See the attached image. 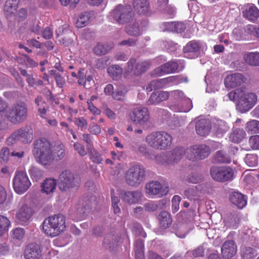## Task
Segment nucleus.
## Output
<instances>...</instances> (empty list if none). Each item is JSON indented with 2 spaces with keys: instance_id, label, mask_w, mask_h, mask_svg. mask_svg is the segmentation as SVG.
Instances as JSON below:
<instances>
[{
  "instance_id": "1",
  "label": "nucleus",
  "mask_w": 259,
  "mask_h": 259,
  "mask_svg": "<svg viewBox=\"0 0 259 259\" xmlns=\"http://www.w3.org/2000/svg\"><path fill=\"white\" fill-rule=\"evenodd\" d=\"M33 145V155L38 158V161L41 164H49L54 160H60L65 157V149L62 144L52 148L47 139L40 138L34 141Z\"/></svg>"
},
{
  "instance_id": "2",
  "label": "nucleus",
  "mask_w": 259,
  "mask_h": 259,
  "mask_svg": "<svg viewBox=\"0 0 259 259\" xmlns=\"http://www.w3.org/2000/svg\"><path fill=\"white\" fill-rule=\"evenodd\" d=\"M146 179V169L143 165L139 163L131 165L125 172V182L130 187L137 188L143 184Z\"/></svg>"
},
{
  "instance_id": "3",
  "label": "nucleus",
  "mask_w": 259,
  "mask_h": 259,
  "mask_svg": "<svg viewBox=\"0 0 259 259\" xmlns=\"http://www.w3.org/2000/svg\"><path fill=\"white\" fill-rule=\"evenodd\" d=\"M65 228V219L62 214L51 216L44 220L42 230L45 234L55 237L63 232Z\"/></svg>"
},
{
  "instance_id": "4",
  "label": "nucleus",
  "mask_w": 259,
  "mask_h": 259,
  "mask_svg": "<svg viewBox=\"0 0 259 259\" xmlns=\"http://www.w3.org/2000/svg\"><path fill=\"white\" fill-rule=\"evenodd\" d=\"M58 181L59 189L66 193L77 190L81 184L80 177L69 169L64 170L60 173Z\"/></svg>"
},
{
  "instance_id": "5",
  "label": "nucleus",
  "mask_w": 259,
  "mask_h": 259,
  "mask_svg": "<svg viewBox=\"0 0 259 259\" xmlns=\"http://www.w3.org/2000/svg\"><path fill=\"white\" fill-rule=\"evenodd\" d=\"M171 136L163 131L153 132L146 137L148 145L157 150H165L170 147L171 144Z\"/></svg>"
},
{
  "instance_id": "6",
  "label": "nucleus",
  "mask_w": 259,
  "mask_h": 259,
  "mask_svg": "<svg viewBox=\"0 0 259 259\" xmlns=\"http://www.w3.org/2000/svg\"><path fill=\"white\" fill-rule=\"evenodd\" d=\"M27 106L23 102L14 103L7 111L8 120L14 124L22 123L27 118Z\"/></svg>"
},
{
  "instance_id": "7",
  "label": "nucleus",
  "mask_w": 259,
  "mask_h": 259,
  "mask_svg": "<svg viewBox=\"0 0 259 259\" xmlns=\"http://www.w3.org/2000/svg\"><path fill=\"white\" fill-rule=\"evenodd\" d=\"M111 20L120 24L131 21L134 17V12L130 6L119 4L116 6L109 14Z\"/></svg>"
},
{
  "instance_id": "8",
  "label": "nucleus",
  "mask_w": 259,
  "mask_h": 259,
  "mask_svg": "<svg viewBox=\"0 0 259 259\" xmlns=\"http://www.w3.org/2000/svg\"><path fill=\"white\" fill-rule=\"evenodd\" d=\"M240 94V99L236 104V108L239 112L243 113L254 106L257 101V96L243 88Z\"/></svg>"
},
{
  "instance_id": "9",
  "label": "nucleus",
  "mask_w": 259,
  "mask_h": 259,
  "mask_svg": "<svg viewBox=\"0 0 259 259\" xmlns=\"http://www.w3.org/2000/svg\"><path fill=\"white\" fill-rule=\"evenodd\" d=\"M31 184L26 174L23 170L16 171L13 180V187L15 192L22 194L27 191Z\"/></svg>"
},
{
  "instance_id": "10",
  "label": "nucleus",
  "mask_w": 259,
  "mask_h": 259,
  "mask_svg": "<svg viewBox=\"0 0 259 259\" xmlns=\"http://www.w3.org/2000/svg\"><path fill=\"white\" fill-rule=\"evenodd\" d=\"M212 179L220 182L231 181L234 178V170L230 166H212L210 168Z\"/></svg>"
},
{
  "instance_id": "11",
  "label": "nucleus",
  "mask_w": 259,
  "mask_h": 259,
  "mask_svg": "<svg viewBox=\"0 0 259 259\" xmlns=\"http://www.w3.org/2000/svg\"><path fill=\"white\" fill-rule=\"evenodd\" d=\"M210 153L209 146L204 145H195L190 146L186 150V157L192 161L204 159Z\"/></svg>"
},
{
  "instance_id": "12",
  "label": "nucleus",
  "mask_w": 259,
  "mask_h": 259,
  "mask_svg": "<svg viewBox=\"0 0 259 259\" xmlns=\"http://www.w3.org/2000/svg\"><path fill=\"white\" fill-rule=\"evenodd\" d=\"M33 140V130L29 127L21 128L13 133L7 139L8 145L13 144L16 141L30 143Z\"/></svg>"
},
{
  "instance_id": "13",
  "label": "nucleus",
  "mask_w": 259,
  "mask_h": 259,
  "mask_svg": "<svg viewBox=\"0 0 259 259\" xmlns=\"http://www.w3.org/2000/svg\"><path fill=\"white\" fill-rule=\"evenodd\" d=\"M131 119L136 125L144 127L149 119L148 109L142 107L135 108L131 113Z\"/></svg>"
},
{
  "instance_id": "14",
  "label": "nucleus",
  "mask_w": 259,
  "mask_h": 259,
  "mask_svg": "<svg viewBox=\"0 0 259 259\" xmlns=\"http://www.w3.org/2000/svg\"><path fill=\"white\" fill-rule=\"evenodd\" d=\"M148 25V22L147 19L138 20L127 25L125 30L129 35L138 36L142 33L143 31Z\"/></svg>"
},
{
  "instance_id": "15",
  "label": "nucleus",
  "mask_w": 259,
  "mask_h": 259,
  "mask_svg": "<svg viewBox=\"0 0 259 259\" xmlns=\"http://www.w3.org/2000/svg\"><path fill=\"white\" fill-rule=\"evenodd\" d=\"M182 62V60L169 61L155 69V73L160 76L164 74L175 73L178 69L179 64Z\"/></svg>"
},
{
  "instance_id": "16",
  "label": "nucleus",
  "mask_w": 259,
  "mask_h": 259,
  "mask_svg": "<svg viewBox=\"0 0 259 259\" xmlns=\"http://www.w3.org/2000/svg\"><path fill=\"white\" fill-rule=\"evenodd\" d=\"M237 247L235 241L228 240L224 242L221 248L222 257L224 259H230L235 255Z\"/></svg>"
},
{
  "instance_id": "17",
  "label": "nucleus",
  "mask_w": 259,
  "mask_h": 259,
  "mask_svg": "<svg viewBox=\"0 0 259 259\" xmlns=\"http://www.w3.org/2000/svg\"><path fill=\"white\" fill-rule=\"evenodd\" d=\"M164 193L161 184L157 181H151L145 185V193L149 197L162 196Z\"/></svg>"
},
{
  "instance_id": "18",
  "label": "nucleus",
  "mask_w": 259,
  "mask_h": 259,
  "mask_svg": "<svg viewBox=\"0 0 259 259\" xmlns=\"http://www.w3.org/2000/svg\"><path fill=\"white\" fill-rule=\"evenodd\" d=\"M34 213L33 209L27 204L22 205L18 210L16 218L21 224L27 223Z\"/></svg>"
},
{
  "instance_id": "19",
  "label": "nucleus",
  "mask_w": 259,
  "mask_h": 259,
  "mask_svg": "<svg viewBox=\"0 0 259 259\" xmlns=\"http://www.w3.org/2000/svg\"><path fill=\"white\" fill-rule=\"evenodd\" d=\"M245 80L242 74L236 73L228 75L225 79L224 83L226 88L231 89L241 85Z\"/></svg>"
},
{
  "instance_id": "20",
  "label": "nucleus",
  "mask_w": 259,
  "mask_h": 259,
  "mask_svg": "<svg viewBox=\"0 0 259 259\" xmlns=\"http://www.w3.org/2000/svg\"><path fill=\"white\" fill-rule=\"evenodd\" d=\"M200 46L198 42L192 40L188 42L183 48V52L189 58H195L200 53Z\"/></svg>"
},
{
  "instance_id": "21",
  "label": "nucleus",
  "mask_w": 259,
  "mask_h": 259,
  "mask_svg": "<svg viewBox=\"0 0 259 259\" xmlns=\"http://www.w3.org/2000/svg\"><path fill=\"white\" fill-rule=\"evenodd\" d=\"M142 197V193L139 190L124 191L121 194L122 200L129 204L139 202Z\"/></svg>"
},
{
  "instance_id": "22",
  "label": "nucleus",
  "mask_w": 259,
  "mask_h": 259,
  "mask_svg": "<svg viewBox=\"0 0 259 259\" xmlns=\"http://www.w3.org/2000/svg\"><path fill=\"white\" fill-rule=\"evenodd\" d=\"M192 101L188 98H184L177 104H171L169 107L174 112H187L192 108Z\"/></svg>"
},
{
  "instance_id": "23",
  "label": "nucleus",
  "mask_w": 259,
  "mask_h": 259,
  "mask_svg": "<svg viewBox=\"0 0 259 259\" xmlns=\"http://www.w3.org/2000/svg\"><path fill=\"white\" fill-rule=\"evenodd\" d=\"M41 256V250L39 245L31 243L26 248L24 251L25 259H39Z\"/></svg>"
},
{
  "instance_id": "24",
  "label": "nucleus",
  "mask_w": 259,
  "mask_h": 259,
  "mask_svg": "<svg viewBox=\"0 0 259 259\" xmlns=\"http://www.w3.org/2000/svg\"><path fill=\"white\" fill-rule=\"evenodd\" d=\"M185 154L186 155V150L182 147H177L172 152H168L167 154L166 162L168 164H172L177 162Z\"/></svg>"
},
{
  "instance_id": "25",
  "label": "nucleus",
  "mask_w": 259,
  "mask_h": 259,
  "mask_svg": "<svg viewBox=\"0 0 259 259\" xmlns=\"http://www.w3.org/2000/svg\"><path fill=\"white\" fill-rule=\"evenodd\" d=\"M169 96V94L167 92H154L152 93L147 103L148 105L157 104L162 101L166 100Z\"/></svg>"
},
{
  "instance_id": "26",
  "label": "nucleus",
  "mask_w": 259,
  "mask_h": 259,
  "mask_svg": "<svg viewBox=\"0 0 259 259\" xmlns=\"http://www.w3.org/2000/svg\"><path fill=\"white\" fill-rule=\"evenodd\" d=\"M243 15L248 20L254 22L259 17V10L254 5H249L243 11Z\"/></svg>"
},
{
  "instance_id": "27",
  "label": "nucleus",
  "mask_w": 259,
  "mask_h": 259,
  "mask_svg": "<svg viewBox=\"0 0 259 259\" xmlns=\"http://www.w3.org/2000/svg\"><path fill=\"white\" fill-rule=\"evenodd\" d=\"M91 209V202L89 200L79 199L75 205L76 214L82 218L84 215Z\"/></svg>"
},
{
  "instance_id": "28",
  "label": "nucleus",
  "mask_w": 259,
  "mask_h": 259,
  "mask_svg": "<svg viewBox=\"0 0 259 259\" xmlns=\"http://www.w3.org/2000/svg\"><path fill=\"white\" fill-rule=\"evenodd\" d=\"M210 130L209 122L206 119H200L196 124V131L201 136H206Z\"/></svg>"
},
{
  "instance_id": "29",
  "label": "nucleus",
  "mask_w": 259,
  "mask_h": 259,
  "mask_svg": "<svg viewBox=\"0 0 259 259\" xmlns=\"http://www.w3.org/2000/svg\"><path fill=\"white\" fill-rule=\"evenodd\" d=\"M230 200L233 204L236 205L239 208L244 207L247 203L245 196L237 192H233L230 195Z\"/></svg>"
},
{
  "instance_id": "30",
  "label": "nucleus",
  "mask_w": 259,
  "mask_h": 259,
  "mask_svg": "<svg viewBox=\"0 0 259 259\" xmlns=\"http://www.w3.org/2000/svg\"><path fill=\"white\" fill-rule=\"evenodd\" d=\"M133 7L140 14L147 15L149 11L148 0H134Z\"/></svg>"
},
{
  "instance_id": "31",
  "label": "nucleus",
  "mask_w": 259,
  "mask_h": 259,
  "mask_svg": "<svg viewBox=\"0 0 259 259\" xmlns=\"http://www.w3.org/2000/svg\"><path fill=\"white\" fill-rule=\"evenodd\" d=\"M243 59L245 62L252 66H259V52H252L244 54Z\"/></svg>"
},
{
  "instance_id": "32",
  "label": "nucleus",
  "mask_w": 259,
  "mask_h": 259,
  "mask_svg": "<svg viewBox=\"0 0 259 259\" xmlns=\"http://www.w3.org/2000/svg\"><path fill=\"white\" fill-rule=\"evenodd\" d=\"M56 185V180L51 178L46 179L41 183V191L47 194H50L55 191Z\"/></svg>"
},
{
  "instance_id": "33",
  "label": "nucleus",
  "mask_w": 259,
  "mask_h": 259,
  "mask_svg": "<svg viewBox=\"0 0 259 259\" xmlns=\"http://www.w3.org/2000/svg\"><path fill=\"white\" fill-rule=\"evenodd\" d=\"M160 226L163 229L169 227L171 224V218L169 213L166 211H162L158 217Z\"/></svg>"
},
{
  "instance_id": "34",
  "label": "nucleus",
  "mask_w": 259,
  "mask_h": 259,
  "mask_svg": "<svg viewBox=\"0 0 259 259\" xmlns=\"http://www.w3.org/2000/svg\"><path fill=\"white\" fill-rule=\"evenodd\" d=\"M113 47L112 44L98 42L94 48V52L99 56L104 55L108 53Z\"/></svg>"
},
{
  "instance_id": "35",
  "label": "nucleus",
  "mask_w": 259,
  "mask_h": 259,
  "mask_svg": "<svg viewBox=\"0 0 259 259\" xmlns=\"http://www.w3.org/2000/svg\"><path fill=\"white\" fill-rule=\"evenodd\" d=\"M19 0H7L4 7V11L7 17L15 14L18 6Z\"/></svg>"
},
{
  "instance_id": "36",
  "label": "nucleus",
  "mask_w": 259,
  "mask_h": 259,
  "mask_svg": "<svg viewBox=\"0 0 259 259\" xmlns=\"http://www.w3.org/2000/svg\"><path fill=\"white\" fill-rule=\"evenodd\" d=\"M107 72L113 79L117 80L121 77L123 70L119 66L114 65L109 67L107 69Z\"/></svg>"
},
{
  "instance_id": "37",
  "label": "nucleus",
  "mask_w": 259,
  "mask_h": 259,
  "mask_svg": "<svg viewBox=\"0 0 259 259\" xmlns=\"http://www.w3.org/2000/svg\"><path fill=\"white\" fill-rule=\"evenodd\" d=\"M127 90L123 85H118L112 93V98L115 100L123 101L125 99Z\"/></svg>"
},
{
  "instance_id": "38",
  "label": "nucleus",
  "mask_w": 259,
  "mask_h": 259,
  "mask_svg": "<svg viewBox=\"0 0 259 259\" xmlns=\"http://www.w3.org/2000/svg\"><path fill=\"white\" fill-rule=\"evenodd\" d=\"M214 129L218 136H221L228 131L229 127L227 123L222 120H217L214 123Z\"/></svg>"
},
{
  "instance_id": "39",
  "label": "nucleus",
  "mask_w": 259,
  "mask_h": 259,
  "mask_svg": "<svg viewBox=\"0 0 259 259\" xmlns=\"http://www.w3.org/2000/svg\"><path fill=\"white\" fill-rule=\"evenodd\" d=\"M256 254V250L252 247L242 246L241 248V256L243 259H253Z\"/></svg>"
},
{
  "instance_id": "40",
  "label": "nucleus",
  "mask_w": 259,
  "mask_h": 259,
  "mask_svg": "<svg viewBox=\"0 0 259 259\" xmlns=\"http://www.w3.org/2000/svg\"><path fill=\"white\" fill-rule=\"evenodd\" d=\"M118 237L113 234L107 235L104 239L103 245L107 249H111L116 245L118 242Z\"/></svg>"
},
{
  "instance_id": "41",
  "label": "nucleus",
  "mask_w": 259,
  "mask_h": 259,
  "mask_svg": "<svg viewBox=\"0 0 259 259\" xmlns=\"http://www.w3.org/2000/svg\"><path fill=\"white\" fill-rule=\"evenodd\" d=\"M213 162L216 163H230L231 159L228 155L223 151H217L213 158Z\"/></svg>"
},
{
  "instance_id": "42",
  "label": "nucleus",
  "mask_w": 259,
  "mask_h": 259,
  "mask_svg": "<svg viewBox=\"0 0 259 259\" xmlns=\"http://www.w3.org/2000/svg\"><path fill=\"white\" fill-rule=\"evenodd\" d=\"M90 15L89 12H84L79 15L75 22L78 28H82L88 25L90 21Z\"/></svg>"
},
{
  "instance_id": "43",
  "label": "nucleus",
  "mask_w": 259,
  "mask_h": 259,
  "mask_svg": "<svg viewBox=\"0 0 259 259\" xmlns=\"http://www.w3.org/2000/svg\"><path fill=\"white\" fill-rule=\"evenodd\" d=\"M165 85V80L164 78L153 80L148 83L146 87V90L148 92H151L153 90L162 88Z\"/></svg>"
},
{
  "instance_id": "44",
  "label": "nucleus",
  "mask_w": 259,
  "mask_h": 259,
  "mask_svg": "<svg viewBox=\"0 0 259 259\" xmlns=\"http://www.w3.org/2000/svg\"><path fill=\"white\" fill-rule=\"evenodd\" d=\"M246 134L243 129L236 128L230 135V139L235 143H239L245 137Z\"/></svg>"
},
{
  "instance_id": "45",
  "label": "nucleus",
  "mask_w": 259,
  "mask_h": 259,
  "mask_svg": "<svg viewBox=\"0 0 259 259\" xmlns=\"http://www.w3.org/2000/svg\"><path fill=\"white\" fill-rule=\"evenodd\" d=\"M11 225V222L8 218L0 215V236L8 231Z\"/></svg>"
},
{
  "instance_id": "46",
  "label": "nucleus",
  "mask_w": 259,
  "mask_h": 259,
  "mask_svg": "<svg viewBox=\"0 0 259 259\" xmlns=\"http://www.w3.org/2000/svg\"><path fill=\"white\" fill-rule=\"evenodd\" d=\"M238 221V217L235 213L228 214L225 219V224L229 227H235Z\"/></svg>"
},
{
  "instance_id": "47",
  "label": "nucleus",
  "mask_w": 259,
  "mask_h": 259,
  "mask_svg": "<svg viewBox=\"0 0 259 259\" xmlns=\"http://www.w3.org/2000/svg\"><path fill=\"white\" fill-rule=\"evenodd\" d=\"M245 130L251 133H257L259 132V121L251 120L246 123Z\"/></svg>"
},
{
  "instance_id": "48",
  "label": "nucleus",
  "mask_w": 259,
  "mask_h": 259,
  "mask_svg": "<svg viewBox=\"0 0 259 259\" xmlns=\"http://www.w3.org/2000/svg\"><path fill=\"white\" fill-rule=\"evenodd\" d=\"M150 65V63L147 61L138 62L136 65L135 74L139 75L145 72L149 68Z\"/></svg>"
},
{
  "instance_id": "49",
  "label": "nucleus",
  "mask_w": 259,
  "mask_h": 259,
  "mask_svg": "<svg viewBox=\"0 0 259 259\" xmlns=\"http://www.w3.org/2000/svg\"><path fill=\"white\" fill-rule=\"evenodd\" d=\"M184 194L189 199H193L195 197L199 196L200 194L197 189V185L188 188L185 191Z\"/></svg>"
},
{
  "instance_id": "50",
  "label": "nucleus",
  "mask_w": 259,
  "mask_h": 259,
  "mask_svg": "<svg viewBox=\"0 0 259 259\" xmlns=\"http://www.w3.org/2000/svg\"><path fill=\"white\" fill-rule=\"evenodd\" d=\"M25 231L21 228H16L12 230V236L13 239L21 240L24 237Z\"/></svg>"
},
{
  "instance_id": "51",
  "label": "nucleus",
  "mask_w": 259,
  "mask_h": 259,
  "mask_svg": "<svg viewBox=\"0 0 259 259\" xmlns=\"http://www.w3.org/2000/svg\"><path fill=\"white\" fill-rule=\"evenodd\" d=\"M90 158L93 162L96 163H101L103 160L102 155L95 150H91L90 152Z\"/></svg>"
},
{
  "instance_id": "52",
  "label": "nucleus",
  "mask_w": 259,
  "mask_h": 259,
  "mask_svg": "<svg viewBox=\"0 0 259 259\" xmlns=\"http://www.w3.org/2000/svg\"><path fill=\"white\" fill-rule=\"evenodd\" d=\"M74 123L81 131L85 130L88 127V122L83 117L75 118Z\"/></svg>"
},
{
  "instance_id": "53",
  "label": "nucleus",
  "mask_w": 259,
  "mask_h": 259,
  "mask_svg": "<svg viewBox=\"0 0 259 259\" xmlns=\"http://www.w3.org/2000/svg\"><path fill=\"white\" fill-rule=\"evenodd\" d=\"M132 231L136 235L141 236L142 237H146V233L144 231L142 227L139 224H135L132 228Z\"/></svg>"
},
{
  "instance_id": "54",
  "label": "nucleus",
  "mask_w": 259,
  "mask_h": 259,
  "mask_svg": "<svg viewBox=\"0 0 259 259\" xmlns=\"http://www.w3.org/2000/svg\"><path fill=\"white\" fill-rule=\"evenodd\" d=\"M159 203L155 201H149L145 203L144 205V208L147 211H154L159 207Z\"/></svg>"
},
{
  "instance_id": "55",
  "label": "nucleus",
  "mask_w": 259,
  "mask_h": 259,
  "mask_svg": "<svg viewBox=\"0 0 259 259\" xmlns=\"http://www.w3.org/2000/svg\"><path fill=\"white\" fill-rule=\"evenodd\" d=\"M249 144L250 147L254 150L259 149V136H252L249 139Z\"/></svg>"
},
{
  "instance_id": "56",
  "label": "nucleus",
  "mask_w": 259,
  "mask_h": 259,
  "mask_svg": "<svg viewBox=\"0 0 259 259\" xmlns=\"http://www.w3.org/2000/svg\"><path fill=\"white\" fill-rule=\"evenodd\" d=\"M242 89V88L237 89L229 93L228 94V97L229 99L231 101L236 100L237 102H238L240 99V93H241Z\"/></svg>"
},
{
  "instance_id": "57",
  "label": "nucleus",
  "mask_w": 259,
  "mask_h": 259,
  "mask_svg": "<svg viewBox=\"0 0 259 259\" xmlns=\"http://www.w3.org/2000/svg\"><path fill=\"white\" fill-rule=\"evenodd\" d=\"M171 96L174 98L175 100V102L172 104H177L178 103L183 100L184 98H186L183 93L181 91L176 90L171 92Z\"/></svg>"
},
{
  "instance_id": "58",
  "label": "nucleus",
  "mask_w": 259,
  "mask_h": 259,
  "mask_svg": "<svg viewBox=\"0 0 259 259\" xmlns=\"http://www.w3.org/2000/svg\"><path fill=\"white\" fill-rule=\"evenodd\" d=\"M199 194L200 193H210L212 191V188L210 185L207 184H202L197 185Z\"/></svg>"
},
{
  "instance_id": "59",
  "label": "nucleus",
  "mask_w": 259,
  "mask_h": 259,
  "mask_svg": "<svg viewBox=\"0 0 259 259\" xmlns=\"http://www.w3.org/2000/svg\"><path fill=\"white\" fill-rule=\"evenodd\" d=\"M245 161L249 166H253L257 164V158L255 155L252 154L246 155Z\"/></svg>"
},
{
  "instance_id": "60",
  "label": "nucleus",
  "mask_w": 259,
  "mask_h": 259,
  "mask_svg": "<svg viewBox=\"0 0 259 259\" xmlns=\"http://www.w3.org/2000/svg\"><path fill=\"white\" fill-rule=\"evenodd\" d=\"M168 0H157L155 5L156 9L163 13L168 6Z\"/></svg>"
},
{
  "instance_id": "61",
  "label": "nucleus",
  "mask_w": 259,
  "mask_h": 259,
  "mask_svg": "<svg viewBox=\"0 0 259 259\" xmlns=\"http://www.w3.org/2000/svg\"><path fill=\"white\" fill-rule=\"evenodd\" d=\"M41 27L39 25V22L34 21L29 26V30L32 33L39 34L41 32Z\"/></svg>"
},
{
  "instance_id": "62",
  "label": "nucleus",
  "mask_w": 259,
  "mask_h": 259,
  "mask_svg": "<svg viewBox=\"0 0 259 259\" xmlns=\"http://www.w3.org/2000/svg\"><path fill=\"white\" fill-rule=\"evenodd\" d=\"M181 199L178 195H175L172 199V207L174 212H176L179 210V203Z\"/></svg>"
},
{
  "instance_id": "63",
  "label": "nucleus",
  "mask_w": 259,
  "mask_h": 259,
  "mask_svg": "<svg viewBox=\"0 0 259 259\" xmlns=\"http://www.w3.org/2000/svg\"><path fill=\"white\" fill-rule=\"evenodd\" d=\"M74 148L80 156H83L87 154V152L85 150L84 146L81 144L80 143H74Z\"/></svg>"
},
{
  "instance_id": "64",
  "label": "nucleus",
  "mask_w": 259,
  "mask_h": 259,
  "mask_svg": "<svg viewBox=\"0 0 259 259\" xmlns=\"http://www.w3.org/2000/svg\"><path fill=\"white\" fill-rule=\"evenodd\" d=\"M56 85L60 88H63L66 84V79L60 73L55 78Z\"/></svg>"
}]
</instances>
